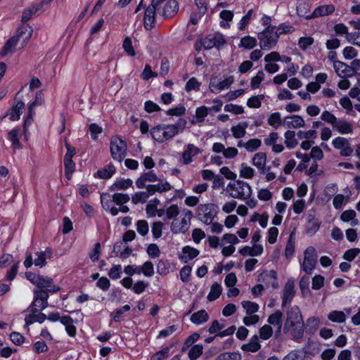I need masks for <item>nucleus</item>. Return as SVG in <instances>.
Masks as SVG:
<instances>
[{"mask_svg":"<svg viewBox=\"0 0 360 360\" xmlns=\"http://www.w3.org/2000/svg\"><path fill=\"white\" fill-rule=\"evenodd\" d=\"M25 276L28 281L37 287L34 290H42L49 295V293H56L60 290L58 285L53 284V279L50 277L31 271L26 272Z\"/></svg>","mask_w":360,"mask_h":360,"instance_id":"nucleus-1","label":"nucleus"},{"mask_svg":"<svg viewBox=\"0 0 360 360\" xmlns=\"http://www.w3.org/2000/svg\"><path fill=\"white\" fill-rule=\"evenodd\" d=\"M229 195L233 198L245 200L252 195V188L250 184L242 180H236L229 182L226 187Z\"/></svg>","mask_w":360,"mask_h":360,"instance_id":"nucleus-2","label":"nucleus"},{"mask_svg":"<svg viewBox=\"0 0 360 360\" xmlns=\"http://www.w3.org/2000/svg\"><path fill=\"white\" fill-rule=\"evenodd\" d=\"M110 150L112 159L122 162L127 154V144L120 136H115L110 140Z\"/></svg>","mask_w":360,"mask_h":360,"instance_id":"nucleus-3","label":"nucleus"},{"mask_svg":"<svg viewBox=\"0 0 360 360\" xmlns=\"http://www.w3.org/2000/svg\"><path fill=\"white\" fill-rule=\"evenodd\" d=\"M158 9V14L164 18H170L174 16L179 10V4L176 0H153Z\"/></svg>","mask_w":360,"mask_h":360,"instance_id":"nucleus-4","label":"nucleus"},{"mask_svg":"<svg viewBox=\"0 0 360 360\" xmlns=\"http://www.w3.org/2000/svg\"><path fill=\"white\" fill-rule=\"evenodd\" d=\"M33 301L27 310H30L32 312L30 315H34L36 317L39 313L38 308L40 309V311H43L48 307L49 295L42 290H33Z\"/></svg>","mask_w":360,"mask_h":360,"instance_id":"nucleus-5","label":"nucleus"},{"mask_svg":"<svg viewBox=\"0 0 360 360\" xmlns=\"http://www.w3.org/2000/svg\"><path fill=\"white\" fill-rule=\"evenodd\" d=\"M219 207L213 203L201 204L198 207V219L206 224H210L216 217Z\"/></svg>","mask_w":360,"mask_h":360,"instance_id":"nucleus-6","label":"nucleus"},{"mask_svg":"<svg viewBox=\"0 0 360 360\" xmlns=\"http://www.w3.org/2000/svg\"><path fill=\"white\" fill-rule=\"evenodd\" d=\"M304 257L301 264V269L307 274H311L317 262V254L316 249L309 246L304 250Z\"/></svg>","mask_w":360,"mask_h":360,"instance_id":"nucleus-7","label":"nucleus"},{"mask_svg":"<svg viewBox=\"0 0 360 360\" xmlns=\"http://www.w3.org/2000/svg\"><path fill=\"white\" fill-rule=\"evenodd\" d=\"M184 212V217L181 221L174 219L172 222L170 229L174 234L185 233L190 228L193 212L189 210H185Z\"/></svg>","mask_w":360,"mask_h":360,"instance_id":"nucleus-8","label":"nucleus"},{"mask_svg":"<svg viewBox=\"0 0 360 360\" xmlns=\"http://www.w3.org/2000/svg\"><path fill=\"white\" fill-rule=\"evenodd\" d=\"M187 121L184 118H179L173 124H163V131L165 141L172 139L175 136L182 132L186 127Z\"/></svg>","mask_w":360,"mask_h":360,"instance_id":"nucleus-9","label":"nucleus"},{"mask_svg":"<svg viewBox=\"0 0 360 360\" xmlns=\"http://www.w3.org/2000/svg\"><path fill=\"white\" fill-rule=\"evenodd\" d=\"M156 15H158V9L152 0L150 5L146 8L143 17L144 27L147 30H150L155 27Z\"/></svg>","mask_w":360,"mask_h":360,"instance_id":"nucleus-10","label":"nucleus"},{"mask_svg":"<svg viewBox=\"0 0 360 360\" xmlns=\"http://www.w3.org/2000/svg\"><path fill=\"white\" fill-rule=\"evenodd\" d=\"M333 146L340 150V155L344 157L351 156L353 153V148L348 139L345 137L338 136L332 141Z\"/></svg>","mask_w":360,"mask_h":360,"instance_id":"nucleus-11","label":"nucleus"},{"mask_svg":"<svg viewBox=\"0 0 360 360\" xmlns=\"http://www.w3.org/2000/svg\"><path fill=\"white\" fill-rule=\"evenodd\" d=\"M283 332L289 333L291 339L297 342H300L304 335V321L290 324L287 330L283 328Z\"/></svg>","mask_w":360,"mask_h":360,"instance_id":"nucleus-12","label":"nucleus"},{"mask_svg":"<svg viewBox=\"0 0 360 360\" xmlns=\"http://www.w3.org/2000/svg\"><path fill=\"white\" fill-rule=\"evenodd\" d=\"M295 295V281L292 278H289L283 290L282 295V307H285L288 304H290Z\"/></svg>","mask_w":360,"mask_h":360,"instance_id":"nucleus-13","label":"nucleus"},{"mask_svg":"<svg viewBox=\"0 0 360 360\" xmlns=\"http://www.w3.org/2000/svg\"><path fill=\"white\" fill-rule=\"evenodd\" d=\"M25 108V103L22 101L14 100V103L12 107L8 110L6 116H9L11 121H18L20 120L22 110ZM6 115L0 117L1 120L4 118Z\"/></svg>","mask_w":360,"mask_h":360,"instance_id":"nucleus-14","label":"nucleus"},{"mask_svg":"<svg viewBox=\"0 0 360 360\" xmlns=\"http://www.w3.org/2000/svg\"><path fill=\"white\" fill-rule=\"evenodd\" d=\"M234 81L233 76H229L225 79L217 82L216 78L212 79L210 82L211 91L218 93L219 91L229 89Z\"/></svg>","mask_w":360,"mask_h":360,"instance_id":"nucleus-15","label":"nucleus"},{"mask_svg":"<svg viewBox=\"0 0 360 360\" xmlns=\"http://www.w3.org/2000/svg\"><path fill=\"white\" fill-rule=\"evenodd\" d=\"M226 42L222 34L217 33L213 35H209L204 40V47L205 49H211L213 47L219 48Z\"/></svg>","mask_w":360,"mask_h":360,"instance_id":"nucleus-16","label":"nucleus"},{"mask_svg":"<svg viewBox=\"0 0 360 360\" xmlns=\"http://www.w3.org/2000/svg\"><path fill=\"white\" fill-rule=\"evenodd\" d=\"M257 37L259 39V46L263 50H269L274 47L278 39L276 33L274 34H264L263 36L258 34Z\"/></svg>","mask_w":360,"mask_h":360,"instance_id":"nucleus-17","label":"nucleus"},{"mask_svg":"<svg viewBox=\"0 0 360 360\" xmlns=\"http://www.w3.org/2000/svg\"><path fill=\"white\" fill-rule=\"evenodd\" d=\"M300 321H303L302 316L299 307L295 305L287 311V319L284 323V329L287 330L290 324Z\"/></svg>","mask_w":360,"mask_h":360,"instance_id":"nucleus-18","label":"nucleus"},{"mask_svg":"<svg viewBox=\"0 0 360 360\" xmlns=\"http://www.w3.org/2000/svg\"><path fill=\"white\" fill-rule=\"evenodd\" d=\"M321 226L320 220L315 215L309 214L307 216V221L306 224V233L308 236H314Z\"/></svg>","mask_w":360,"mask_h":360,"instance_id":"nucleus-19","label":"nucleus"},{"mask_svg":"<svg viewBox=\"0 0 360 360\" xmlns=\"http://www.w3.org/2000/svg\"><path fill=\"white\" fill-rule=\"evenodd\" d=\"M158 181V177L153 170L142 173L136 181V186L139 188L146 187V182H155Z\"/></svg>","mask_w":360,"mask_h":360,"instance_id":"nucleus-20","label":"nucleus"},{"mask_svg":"<svg viewBox=\"0 0 360 360\" xmlns=\"http://www.w3.org/2000/svg\"><path fill=\"white\" fill-rule=\"evenodd\" d=\"M199 254L200 251L198 249L186 245L182 248L179 258L182 262L188 263V261L195 258Z\"/></svg>","mask_w":360,"mask_h":360,"instance_id":"nucleus-21","label":"nucleus"},{"mask_svg":"<svg viewBox=\"0 0 360 360\" xmlns=\"http://www.w3.org/2000/svg\"><path fill=\"white\" fill-rule=\"evenodd\" d=\"M282 317L283 313L280 310H276L274 314H271L267 319L269 326L272 325L276 327L275 333L276 336L281 334L282 328Z\"/></svg>","mask_w":360,"mask_h":360,"instance_id":"nucleus-22","label":"nucleus"},{"mask_svg":"<svg viewBox=\"0 0 360 360\" xmlns=\"http://www.w3.org/2000/svg\"><path fill=\"white\" fill-rule=\"evenodd\" d=\"M333 129L341 134H349L353 133L352 124L344 119H338Z\"/></svg>","mask_w":360,"mask_h":360,"instance_id":"nucleus-23","label":"nucleus"},{"mask_svg":"<svg viewBox=\"0 0 360 360\" xmlns=\"http://www.w3.org/2000/svg\"><path fill=\"white\" fill-rule=\"evenodd\" d=\"M334 70L337 75L342 78L350 77L353 76V70L349 68V65L342 62H335Z\"/></svg>","mask_w":360,"mask_h":360,"instance_id":"nucleus-24","label":"nucleus"},{"mask_svg":"<svg viewBox=\"0 0 360 360\" xmlns=\"http://www.w3.org/2000/svg\"><path fill=\"white\" fill-rule=\"evenodd\" d=\"M296 11L297 14L300 17H302L306 19L314 18V17L311 16V13H309L310 4L306 0H297L296 4Z\"/></svg>","mask_w":360,"mask_h":360,"instance_id":"nucleus-25","label":"nucleus"},{"mask_svg":"<svg viewBox=\"0 0 360 360\" xmlns=\"http://www.w3.org/2000/svg\"><path fill=\"white\" fill-rule=\"evenodd\" d=\"M158 181L159 182L157 184L148 185L146 186V190L150 195L155 194L156 192L162 193L172 189V186L167 181H163L159 179Z\"/></svg>","mask_w":360,"mask_h":360,"instance_id":"nucleus-26","label":"nucleus"},{"mask_svg":"<svg viewBox=\"0 0 360 360\" xmlns=\"http://www.w3.org/2000/svg\"><path fill=\"white\" fill-rule=\"evenodd\" d=\"M116 172V168L112 163L106 165L104 167L99 169L94 176L96 179H108Z\"/></svg>","mask_w":360,"mask_h":360,"instance_id":"nucleus-27","label":"nucleus"},{"mask_svg":"<svg viewBox=\"0 0 360 360\" xmlns=\"http://www.w3.org/2000/svg\"><path fill=\"white\" fill-rule=\"evenodd\" d=\"M22 136L21 129L19 127L13 129L8 133V139L11 141L13 149H19L22 148L20 139Z\"/></svg>","mask_w":360,"mask_h":360,"instance_id":"nucleus-28","label":"nucleus"},{"mask_svg":"<svg viewBox=\"0 0 360 360\" xmlns=\"http://www.w3.org/2000/svg\"><path fill=\"white\" fill-rule=\"evenodd\" d=\"M60 323L65 326V331L70 337L74 338L77 334V328L74 326V321L70 316L65 315L61 317Z\"/></svg>","mask_w":360,"mask_h":360,"instance_id":"nucleus-29","label":"nucleus"},{"mask_svg":"<svg viewBox=\"0 0 360 360\" xmlns=\"http://www.w3.org/2000/svg\"><path fill=\"white\" fill-rule=\"evenodd\" d=\"M200 149L194 144L189 143L187 145L186 149L182 153L184 163L188 165L192 162V157L200 153Z\"/></svg>","mask_w":360,"mask_h":360,"instance_id":"nucleus-30","label":"nucleus"},{"mask_svg":"<svg viewBox=\"0 0 360 360\" xmlns=\"http://www.w3.org/2000/svg\"><path fill=\"white\" fill-rule=\"evenodd\" d=\"M266 161V155L264 153H257L252 158V164L257 167L261 174L266 172L265 164Z\"/></svg>","mask_w":360,"mask_h":360,"instance_id":"nucleus-31","label":"nucleus"},{"mask_svg":"<svg viewBox=\"0 0 360 360\" xmlns=\"http://www.w3.org/2000/svg\"><path fill=\"white\" fill-rule=\"evenodd\" d=\"M209 318L210 316L207 312L205 309H201L193 313L191 315L190 320L193 323L199 326L207 322L209 320Z\"/></svg>","mask_w":360,"mask_h":360,"instance_id":"nucleus-32","label":"nucleus"},{"mask_svg":"<svg viewBox=\"0 0 360 360\" xmlns=\"http://www.w3.org/2000/svg\"><path fill=\"white\" fill-rule=\"evenodd\" d=\"M335 6L333 4L323 5L317 7L311 14L314 18H318L333 13Z\"/></svg>","mask_w":360,"mask_h":360,"instance_id":"nucleus-33","label":"nucleus"},{"mask_svg":"<svg viewBox=\"0 0 360 360\" xmlns=\"http://www.w3.org/2000/svg\"><path fill=\"white\" fill-rule=\"evenodd\" d=\"M209 110V108L205 105L197 108L195 110V115L191 120V124H195L198 122H202L207 116Z\"/></svg>","mask_w":360,"mask_h":360,"instance_id":"nucleus-34","label":"nucleus"},{"mask_svg":"<svg viewBox=\"0 0 360 360\" xmlns=\"http://www.w3.org/2000/svg\"><path fill=\"white\" fill-rule=\"evenodd\" d=\"M260 347L261 345L259 341V337L257 335H255L250 338V342L248 344L242 346V349L243 351L256 352L260 349Z\"/></svg>","mask_w":360,"mask_h":360,"instance_id":"nucleus-35","label":"nucleus"},{"mask_svg":"<svg viewBox=\"0 0 360 360\" xmlns=\"http://www.w3.org/2000/svg\"><path fill=\"white\" fill-rule=\"evenodd\" d=\"M33 30L31 27L28 25H22L19 27L17 30V34L16 37H18V39L20 37H22L24 34H26L24 40H23V46H25L28 40L31 38L32 35Z\"/></svg>","mask_w":360,"mask_h":360,"instance_id":"nucleus-36","label":"nucleus"},{"mask_svg":"<svg viewBox=\"0 0 360 360\" xmlns=\"http://www.w3.org/2000/svg\"><path fill=\"white\" fill-rule=\"evenodd\" d=\"M221 292H222V288H221V285L217 282H214L210 288V291L209 294L207 295V299L210 302L214 301L217 298L219 297Z\"/></svg>","mask_w":360,"mask_h":360,"instance_id":"nucleus-37","label":"nucleus"},{"mask_svg":"<svg viewBox=\"0 0 360 360\" xmlns=\"http://www.w3.org/2000/svg\"><path fill=\"white\" fill-rule=\"evenodd\" d=\"M132 180L130 179H122L116 181L110 187L111 191L115 190H126L132 186Z\"/></svg>","mask_w":360,"mask_h":360,"instance_id":"nucleus-38","label":"nucleus"},{"mask_svg":"<svg viewBox=\"0 0 360 360\" xmlns=\"http://www.w3.org/2000/svg\"><path fill=\"white\" fill-rule=\"evenodd\" d=\"M284 136L285 144L288 149H292L297 146L298 141L295 139V131L288 130L285 132Z\"/></svg>","mask_w":360,"mask_h":360,"instance_id":"nucleus-39","label":"nucleus"},{"mask_svg":"<svg viewBox=\"0 0 360 360\" xmlns=\"http://www.w3.org/2000/svg\"><path fill=\"white\" fill-rule=\"evenodd\" d=\"M257 45V39L255 37L251 36H245L240 39L239 48H244L245 49H252Z\"/></svg>","mask_w":360,"mask_h":360,"instance_id":"nucleus-40","label":"nucleus"},{"mask_svg":"<svg viewBox=\"0 0 360 360\" xmlns=\"http://www.w3.org/2000/svg\"><path fill=\"white\" fill-rule=\"evenodd\" d=\"M42 8V4L32 5L30 8L25 9L22 14V21L27 22L31 19L32 16Z\"/></svg>","mask_w":360,"mask_h":360,"instance_id":"nucleus-41","label":"nucleus"},{"mask_svg":"<svg viewBox=\"0 0 360 360\" xmlns=\"http://www.w3.org/2000/svg\"><path fill=\"white\" fill-rule=\"evenodd\" d=\"M19 41L18 37L13 36L9 38L5 43L1 51L0 52L1 56H5L8 52H10L13 48H14Z\"/></svg>","mask_w":360,"mask_h":360,"instance_id":"nucleus-42","label":"nucleus"},{"mask_svg":"<svg viewBox=\"0 0 360 360\" xmlns=\"http://www.w3.org/2000/svg\"><path fill=\"white\" fill-rule=\"evenodd\" d=\"M163 131V124H159L150 129V134L152 138L158 143H163L165 141Z\"/></svg>","mask_w":360,"mask_h":360,"instance_id":"nucleus-43","label":"nucleus"},{"mask_svg":"<svg viewBox=\"0 0 360 360\" xmlns=\"http://www.w3.org/2000/svg\"><path fill=\"white\" fill-rule=\"evenodd\" d=\"M328 319L332 322L342 323L346 321V315L342 311L334 310L328 314Z\"/></svg>","mask_w":360,"mask_h":360,"instance_id":"nucleus-44","label":"nucleus"},{"mask_svg":"<svg viewBox=\"0 0 360 360\" xmlns=\"http://www.w3.org/2000/svg\"><path fill=\"white\" fill-rule=\"evenodd\" d=\"M248 127V124L246 122L243 123V125L238 124L236 126H233L231 127V131L233 136L236 139H240L243 137L246 134V128Z\"/></svg>","mask_w":360,"mask_h":360,"instance_id":"nucleus-45","label":"nucleus"},{"mask_svg":"<svg viewBox=\"0 0 360 360\" xmlns=\"http://www.w3.org/2000/svg\"><path fill=\"white\" fill-rule=\"evenodd\" d=\"M241 305L245 310L248 315L257 312L259 308L258 304L251 301H243L241 302Z\"/></svg>","mask_w":360,"mask_h":360,"instance_id":"nucleus-46","label":"nucleus"},{"mask_svg":"<svg viewBox=\"0 0 360 360\" xmlns=\"http://www.w3.org/2000/svg\"><path fill=\"white\" fill-rule=\"evenodd\" d=\"M255 170L243 162L240 165V176L245 179H252L254 176Z\"/></svg>","mask_w":360,"mask_h":360,"instance_id":"nucleus-47","label":"nucleus"},{"mask_svg":"<svg viewBox=\"0 0 360 360\" xmlns=\"http://www.w3.org/2000/svg\"><path fill=\"white\" fill-rule=\"evenodd\" d=\"M65 176L68 179H70L72 173L75 170V163L72 160L64 159Z\"/></svg>","mask_w":360,"mask_h":360,"instance_id":"nucleus-48","label":"nucleus"},{"mask_svg":"<svg viewBox=\"0 0 360 360\" xmlns=\"http://www.w3.org/2000/svg\"><path fill=\"white\" fill-rule=\"evenodd\" d=\"M150 195L148 191L136 192L132 196L131 201L135 205L139 202L144 203L146 202Z\"/></svg>","mask_w":360,"mask_h":360,"instance_id":"nucleus-49","label":"nucleus"},{"mask_svg":"<svg viewBox=\"0 0 360 360\" xmlns=\"http://www.w3.org/2000/svg\"><path fill=\"white\" fill-rule=\"evenodd\" d=\"M295 30V29L293 26L283 22L277 27L275 33L279 37V36L281 34H290L292 33Z\"/></svg>","mask_w":360,"mask_h":360,"instance_id":"nucleus-50","label":"nucleus"},{"mask_svg":"<svg viewBox=\"0 0 360 360\" xmlns=\"http://www.w3.org/2000/svg\"><path fill=\"white\" fill-rule=\"evenodd\" d=\"M203 347L202 345H195L188 352L190 360H196L202 354Z\"/></svg>","mask_w":360,"mask_h":360,"instance_id":"nucleus-51","label":"nucleus"},{"mask_svg":"<svg viewBox=\"0 0 360 360\" xmlns=\"http://www.w3.org/2000/svg\"><path fill=\"white\" fill-rule=\"evenodd\" d=\"M268 124L277 129L282 124L281 113L278 112L272 113L268 118Z\"/></svg>","mask_w":360,"mask_h":360,"instance_id":"nucleus-52","label":"nucleus"},{"mask_svg":"<svg viewBox=\"0 0 360 360\" xmlns=\"http://www.w3.org/2000/svg\"><path fill=\"white\" fill-rule=\"evenodd\" d=\"M172 346L166 347L158 351L150 356V360H163L166 359L169 354Z\"/></svg>","mask_w":360,"mask_h":360,"instance_id":"nucleus-53","label":"nucleus"},{"mask_svg":"<svg viewBox=\"0 0 360 360\" xmlns=\"http://www.w3.org/2000/svg\"><path fill=\"white\" fill-rule=\"evenodd\" d=\"M141 274H143L147 277L153 276L154 274L153 264L150 261L145 262L143 265L141 266Z\"/></svg>","mask_w":360,"mask_h":360,"instance_id":"nucleus-54","label":"nucleus"},{"mask_svg":"<svg viewBox=\"0 0 360 360\" xmlns=\"http://www.w3.org/2000/svg\"><path fill=\"white\" fill-rule=\"evenodd\" d=\"M146 252L150 259H155L160 257L161 252L155 243L149 244L146 248Z\"/></svg>","mask_w":360,"mask_h":360,"instance_id":"nucleus-55","label":"nucleus"},{"mask_svg":"<svg viewBox=\"0 0 360 360\" xmlns=\"http://www.w3.org/2000/svg\"><path fill=\"white\" fill-rule=\"evenodd\" d=\"M286 119H290L291 120V126H292V128H300L303 127L305 125V122L302 117L298 115H289L286 116Z\"/></svg>","mask_w":360,"mask_h":360,"instance_id":"nucleus-56","label":"nucleus"},{"mask_svg":"<svg viewBox=\"0 0 360 360\" xmlns=\"http://www.w3.org/2000/svg\"><path fill=\"white\" fill-rule=\"evenodd\" d=\"M262 144V141L259 139H251L245 143V148L249 152L257 150Z\"/></svg>","mask_w":360,"mask_h":360,"instance_id":"nucleus-57","label":"nucleus"},{"mask_svg":"<svg viewBox=\"0 0 360 360\" xmlns=\"http://www.w3.org/2000/svg\"><path fill=\"white\" fill-rule=\"evenodd\" d=\"M169 263L167 260L160 259L157 264V272L160 275H166L169 271Z\"/></svg>","mask_w":360,"mask_h":360,"instance_id":"nucleus-58","label":"nucleus"},{"mask_svg":"<svg viewBox=\"0 0 360 360\" xmlns=\"http://www.w3.org/2000/svg\"><path fill=\"white\" fill-rule=\"evenodd\" d=\"M136 230L138 233L142 236H145L148 233L149 226L146 220H138L136 223Z\"/></svg>","mask_w":360,"mask_h":360,"instance_id":"nucleus-59","label":"nucleus"},{"mask_svg":"<svg viewBox=\"0 0 360 360\" xmlns=\"http://www.w3.org/2000/svg\"><path fill=\"white\" fill-rule=\"evenodd\" d=\"M201 83L198 81V79L195 77H191L189 79V80L186 82L185 90L187 92L191 91H198L200 90Z\"/></svg>","mask_w":360,"mask_h":360,"instance_id":"nucleus-60","label":"nucleus"},{"mask_svg":"<svg viewBox=\"0 0 360 360\" xmlns=\"http://www.w3.org/2000/svg\"><path fill=\"white\" fill-rule=\"evenodd\" d=\"M264 73L262 70L258 71L256 76L253 77L250 82V86L252 89H258L262 82L264 79Z\"/></svg>","mask_w":360,"mask_h":360,"instance_id":"nucleus-61","label":"nucleus"},{"mask_svg":"<svg viewBox=\"0 0 360 360\" xmlns=\"http://www.w3.org/2000/svg\"><path fill=\"white\" fill-rule=\"evenodd\" d=\"M259 338L262 340H269L273 335V330L269 324L264 325L259 330Z\"/></svg>","mask_w":360,"mask_h":360,"instance_id":"nucleus-62","label":"nucleus"},{"mask_svg":"<svg viewBox=\"0 0 360 360\" xmlns=\"http://www.w3.org/2000/svg\"><path fill=\"white\" fill-rule=\"evenodd\" d=\"M319 319L316 317H309L307 321V328L309 333H314L318 329Z\"/></svg>","mask_w":360,"mask_h":360,"instance_id":"nucleus-63","label":"nucleus"},{"mask_svg":"<svg viewBox=\"0 0 360 360\" xmlns=\"http://www.w3.org/2000/svg\"><path fill=\"white\" fill-rule=\"evenodd\" d=\"M241 356L236 352H225L221 354L215 360H240Z\"/></svg>","mask_w":360,"mask_h":360,"instance_id":"nucleus-64","label":"nucleus"}]
</instances>
